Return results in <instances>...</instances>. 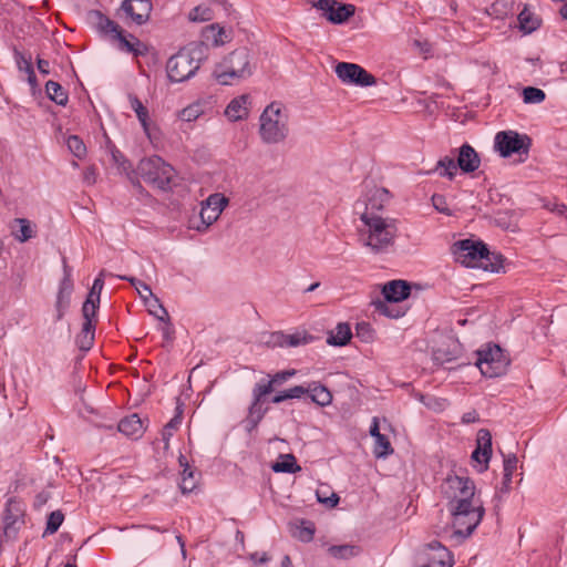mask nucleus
<instances>
[{
	"label": "nucleus",
	"mask_w": 567,
	"mask_h": 567,
	"mask_svg": "<svg viewBox=\"0 0 567 567\" xmlns=\"http://www.w3.org/2000/svg\"><path fill=\"white\" fill-rule=\"evenodd\" d=\"M390 199V192L385 188H375L372 195L368 198L365 209L363 213H370L372 215H380L384 207V204Z\"/></svg>",
	"instance_id": "nucleus-29"
},
{
	"label": "nucleus",
	"mask_w": 567,
	"mask_h": 567,
	"mask_svg": "<svg viewBox=\"0 0 567 567\" xmlns=\"http://www.w3.org/2000/svg\"><path fill=\"white\" fill-rule=\"evenodd\" d=\"M25 504L18 497L11 496L6 502L3 512V532L8 538H14L24 524Z\"/></svg>",
	"instance_id": "nucleus-15"
},
{
	"label": "nucleus",
	"mask_w": 567,
	"mask_h": 567,
	"mask_svg": "<svg viewBox=\"0 0 567 567\" xmlns=\"http://www.w3.org/2000/svg\"><path fill=\"white\" fill-rule=\"evenodd\" d=\"M152 8L151 0H124L118 13L121 18L142 25L150 19Z\"/></svg>",
	"instance_id": "nucleus-17"
},
{
	"label": "nucleus",
	"mask_w": 567,
	"mask_h": 567,
	"mask_svg": "<svg viewBox=\"0 0 567 567\" xmlns=\"http://www.w3.org/2000/svg\"><path fill=\"white\" fill-rule=\"evenodd\" d=\"M546 94L542 89L527 86L523 90V101L526 104H539L544 102Z\"/></svg>",
	"instance_id": "nucleus-45"
},
{
	"label": "nucleus",
	"mask_w": 567,
	"mask_h": 567,
	"mask_svg": "<svg viewBox=\"0 0 567 567\" xmlns=\"http://www.w3.org/2000/svg\"><path fill=\"white\" fill-rule=\"evenodd\" d=\"M315 7L323 12L327 20L333 24H341L354 16L355 7L341 3L337 0H318Z\"/></svg>",
	"instance_id": "nucleus-16"
},
{
	"label": "nucleus",
	"mask_w": 567,
	"mask_h": 567,
	"mask_svg": "<svg viewBox=\"0 0 567 567\" xmlns=\"http://www.w3.org/2000/svg\"><path fill=\"white\" fill-rule=\"evenodd\" d=\"M179 464H181V466L184 467L183 472H182V482L179 484V488H181L183 494H188V493L193 492L195 489V487H196V482H195V478H194V472L192 471V468L187 464V462H186L184 456L179 457Z\"/></svg>",
	"instance_id": "nucleus-36"
},
{
	"label": "nucleus",
	"mask_w": 567,
	"mask_h": 567,
	"mask_svg": "<svg viewBox=\"0 0 567 567\" xmlns=\"http://www.w3.org/2000/svg\"><path fill=\"white\" fill-rule=\"evenodd\" d=\"M310 384L306 388L303 385H295L286 390V400L288 399H300L303 395L309 398Z\"/></svg>",
	"instance_id": "nucleus-51"
},
{
	"label": "nucleus",
	"mask_w": 567,
	"mask_h": 567,
	"mask_svg": "<svg viewBox=\"0 0 567 567\" xmlns=\"http://www.w3.org/2000/svg\"><path fill=\"white\" fill-rule=\"evenodd\" d=\"M83 319L84 322L82 324L81 332L75 338V344L81 351L87 352L94 342L95 324L93 322V318Z\"/></svg>",
	"instance_id": "nucleus-27"
},
{
	"label": "nucleus",
	"mask_w": 567,
	"mask_h": 567,
	"mask_svg": "<svg viewBox=\"0 0 567 567\" xmlns=\"http://www.w3.org/2000/svg\"><path fill=\"white\" fill-rule=\"evenodd\" d=\"M37 66L40 73L49 74L50 73V63L44 59H38Z\"/></svg>",
	"instance_id": "nucleus-62"
},
{
	"label": "nucleus",
	"mask_w": 567,
	"mask_h": 567,
	"mask_svg": "<svg viewBox=\"0 0 567 567\" xmlns=\"http://www.w3.org/2000/svg\"><path fill=\"white\" fill-rule=\"evenodd\" d=\"M452 254L457 262L467 268H481L487 256V245L481 240L463 239L453 244Z\"/></svg>",
	"instance_id": "nucleus-11"
},
{
	"label": "nucleus",
	"mask_w": 567,
	"mask_h": 567,
	"mask_svg": "<svg viewBox=\"0 0 567 567\" xmlns=\"http://www.w3.org/2000/svg\"><path fill=\"white\" fill-rule=\"evenodd\" d=\"M45 92L48 97L56 103L58 105L65 106L69 101L68 92L64 90V87L55 82V81H48L45 84Z\"/></svg>",
	"instance_id": "nucleus-34"
},
{
	"label": "nucleus",
	"mask_w": 567,
	"mask_h": 567,
	"mask_svg": "<svg viewBox=\"0 0 567 567\" xmlns=\"http://www.w3.org/2000/svg\"><path fill=\"white\" fill-rule=\"evenodd\" d=\"M182 414L183 411L181 406L176 408V414L171 419V421L164 426L162 432V439L165 442V445H168L169 439L173 436L174 432L179 427L182 423Z\"/></svg>",
	"instance_id": "nucleus-43"
},
{
	"label": "nucleus",
	"mask_w": 567,
	"mask_h": 567,
	"mask_svg": "<svg viewBox=\"0 0 567 567\" xmlns=\"http://www.w3.org/2000/svg\"><path fill=\"white\" fill-rule=\"evenodd\" d=\"M131 109L135 112L144 132L150 135V115L147 109L135 94H128Z\"/></svg>",
	"instance_id": "nucleus-32"
},
{
	"label": "nucleus",
	"mask_w": 567,
	"mask_h": 567,
	"mask_svg": "<svg viewBox=\"0 0 567 567\" xmlns=\"http://www.w3.org/2000/svg\"><path fill=\"white\" fill-rule=\"evenodd\" d=\"M63 276L59 282L54 301V322L61 321L71 307L74 282L72 279V268L68 265L65 257H62Z\"/></svg>",
	"instance_id": "nucleus-12"
},
{
	"label": "nucleus",
	"mask_w": 567,
	"mask_h": 567,
	"mask_svg": "<svg viewBox=\"0 0 567 567\" xmlns=\"http://www.w3.org/2000/svg\"><path fill=\"white\" fill-rule=\"evenodd\" d=\"M104 287L103 272H101L93 281V285L90 290L94 293L101 295L102 289Z\"/></svg>",
	"instance_id": "nucleus-58"
},
{
	"label": "nucleus",
	"mask_w": 567,
	"mask_h": 567,
	"mask_svg": "<svg viewBox=\"0 0 567 567\" xmlns=\"http://www.w3.org/2000/svg\"><path fill=\"white\" fill-rule=\"evenodd\" d=\"M432 203H433V206L434 208L442 213V214H445L447 216L451 215V210L450 208L447 207L446 205V200H445V197L443 195H439V194H434L432 196Z\"/></svg>",
	"instance_id": "nucleus-54"
},
{
	"label": "nucleus",
	"mask_w": 567,
	"mask_h": 567,
	"mask_svg": "<svg viewBox=\"0 0 567 567\" xmlns=\"http://www.w3.org/2000/svg\"><path fill=\"white\" fill-rule=\"evenodd\" d=\"M503 473L507 475H513L514 471L517 466V456L514 453H509L507 455L503 454Z\"/></svg>",
	"instance_id": "nucleus-52"
},
{
	"label": "nucleus",
	"mask_w": 567,
	"mask_h": 567,
	"mask_svg": "<svg viewBox=\"0 0 567 567\" xmlns=\"http://www.w3.org/2000/svg\"><path fill=\"white\" fill-rule=\"evenodd\" d=\"M20 223V235L17 236V238L24 243L33 237V231L31 229L30 223L27 219H19Z\"/></svg>",
	"instance_id": "nucleus-53"
},
{
	"label": "nucleus",
	"mask_w": 567,
	"mask_h": 567,
	"mask_svg": "<svg viewBox=\"0 0 567 567\" xmlns=\"http://www.w3.org/2000/svg\"><path fill=\"white\" fill-rule=\"evenodd\" d=\"M456 163L463 173L470 174L478 169L481 158L474 147L465 143L458 148Z\"/></svg>",
	"instance_id": "nucleus-23"
},
{
	"label": "nucleus",
	"mask_w": 567,
	"mask_h": 567,
	"mask_svg": "<svg viewBox=\"0 0 567 567\" xmlns=\"http://www.w3.org/2000/svg\"><path fill=\"white\" fill-rule=\"evenodd\" d=\"M315 340V337L308 333L307 330H295L291 333L286 334V346L289 347H299L311 343Z\"/></svg>",
	"instance_id": "nucleus-41"
},
{
	"label": "nucleus",
	"mask_w": 567,
	"mask_h": 567,
	"mask_svg": "<svg viewBox=\"0 0 567 567\" xmlns=\"http://www.w3.org/2000/svg\"><path fill=\"white\" fill-rule=\"evenodd\" d=\"M69 151L78 158H83L86 155V146L83 141L76 135H70L66 140Z\"/></svg>",
	"instance_id": "nucleus-47"
},
{
	"label": "nucleus",
	"mask_w": 567,
	"mask_h": 567,
	"mask_svg": "<svg viewBox=\"0 0 567 567\" xmlns=\"http://www.w3.org/2000/svg\"><path fill=\"white\" fill-rule=\"evenodd\" d=\"M382 295L384 301L390 303L401 302L408 299L411 295V286L408 281L396 279L391 280L383 285Z\"/></svg>",
	"instance_id": "nucleus-21"
},
{
	"label": "nucleus",
	"mask_w": 567,
	"mask_h": 567,
	"mask_svg": "<svg viewBox=\"0 0 567 567\" xmlns=\"http://www.w3.org/2000/svg\"><path fill=\"white\" fill-rule=\"evenodd\" d=\"M207 39L212 42L194 41L168 59L166 72L171 82L181 83L193 78L200 63L207 59L209 47L218 48L225 44L223 38Z\"/></svg>",
	"instance_id": "nucleus-2"
},
{
	"label": "nucleus",
	"mask_w": 567,
	"mask_h": 567,
	"mask_svg": "<svg viewBox=\"0 0 567 567\" xmlns=\"http://www.w3.org/2000/svg\"><path fill=\"white\" fill-rule=\"evenodd\" d=\"M388 303L389 302L381 301V300L374 302L377 311L379 313H381V315H384V316H386L389 318H393V319L400 318V317H402L404 315V312H401L399 310H394Z\"/></svg>",
	"instance_id": "nucleus-50"
},
{
	"label": "nucleus",
	"mask_w": 567,
	"mask_h": 567,
	"mask_svg": "<svg viewBox=\"0 0 567 567\" xmlns=\"http://www.w3.org/2000/svg\"><path fill=\"white\" fill-rule=\"evenodd\" d=\"M251 73L249 52L243 48L224 58L215 66L213 76L220 85H234L250 76Z\"/></svg>",
	"instance_id": "nucleus-5"
},
{
	"label": "nucleus",
	"mask_w": 567,
	"mask_h": 567,
	"mask_svg": "<svg viewBox=\"0 0 567 567\" xmlns=\"http://www.w3.org/2000/svg\"><path fill=\"white\" fill-rule=\"evenodd\" d=\"M112 157H113V161L118 165V166H122L123 168H125V164L127 163L126 158L124 157V155L118 151V150H114L112 152Z\"/></svg>",
	"instance_id": "nucleus-61"
},
{
	"label": "nucleus",
	"mask_w": 567,
	"mask_h": 567,
	"mask_svg": "<svg viewBox=\"0 0 567 567\" xmlns=\"http://www.w3.org/2000/svg\"><path fill=\"white\" fill-rule=\"evenodd\" d=\"M225 33V27L220 25L219 23L208 24L202 31V35H224Z\"/></svg>",
	"instance_id": "nucleus-55"
},
{
	"label": "nucleus",
	"mask_w": 567,
	"mask_h": 567,
	"mask_svg": "<svg viewBox=\"0 0 567 567\" xmlns=\"http://www.w3.org/2000/svg\"><path fill=\"white\" fill-rule=\"evenodd\" d=\"M533 140L527 134H520L517 131H501L494 138L495 151L503 158H508L514 154L519 155L520 162H525L529 155Z\"/></svg>",
	"instance_id": "nucleus-7"
},
{
	"label": "nucleus",
	"mask_w": 567,
	"mask_h": 567,
	"mask_svg": "<svg viewBox=\"0 0 567 567\" xmlns=\"http://www.w3.org/2000/svg\"><path fill=\"white\" fill-rule=\"evenodd\" d=\"M111 40L114 49L132 54L134 58L145 56L152 50V47L140 38H111Z\"/></svg>",
	"instance_id": "nucleus-19"
},
{
	"label": "nucleus",
	"mask_w": 567,
	"mask_h": 567,
	"mask_svg": "<svg viewBox=\"0 0 567 567\" xmlns=\"http://www.w3.org/2000/svg\"><path fill=\"white\" fill-rule=\"evenodd\" d=\"M317 499L319 503L324 504L329 508H333L339 503V496L336 493H332L329 497H323L319 491H317Z\"/></svg>",
	"instance_id": "nucleus-57"
},
{
	"label": "nucleus",
	"mask_w": 567,
	"mask_h": 567,
	"mask_svg": "<svg viewBox=\"0 0 567 567\" xmlns=\"http://www.w3.org/2000/svg\"><path fill=\"white\" fill-rule=\"evenodd\" d=\"M360 220L364 226L359 229L360 239L373 252H386L394 245L398 236L396 219L362 213Z\"/></svg>",
	"instance_id": "nucleus-3"
},
{
	"label": "nucleus",
	"mask_w": 567,
	"mask_h": 567,
	"mask_svg": "<svg viewBox=\"0 0 567 567\" xmlns=\"http://www.w3.org/2000/svg\"><path fill=\"white\" fill-rule=\"evenodd\" d=\"M352 338L351 327L348 322H339L334 330L329 332L327 343L333 347H344Z\"/></svg>",
	"instance_id": "nucleus-28"
},
{
	"label": "nucleus",
	"mask_w": 567,
	"mask_h": 567,
	"mask_svg": "<svg viewBox=\"0 0 567 567\" xmlns=\"http://www.w3.org/2000/svg\"><path fill=\"white\" fill-rule=\"evenodd\" d=\"M300 471L301 467L298 465L296 456L291 453H286V473L293 474Z\"/></svg>",
	"instance_id": "nucleus-56"
},
{
	"label": "nucleus",
	"mask_w": 567,
	"mask_h": 567,
	"mask_svg": "<svg viewBox=\"0 0 567 567\" xmlns=\"http://www.w3.org/2000/svg\"><path fill=\"white\" fill-rule=\"evenodd\" d=\"M251 107V96L249 94H241L234 97L225 109V116L231 121H243L249 115Z\"/></svg>",
	"instance_id": "nucleus-20"
},
{
	"label": "nucleus",
	"mask_w": 567,
	"mask_h": 567,
	"mask_svg": "<svg viewBox=\"0 0 567 567\" xmlns=\"http://www.w3.org/2000/svg\"><path fill=\"white\" fill-rule=\"evenodd\" d=\"M228 205V198L221 193L209 195L203 203L199 212V220L190 219L189 228L197 231H206L220 216Z\"/></svg>",
	"instance_id": "nucleus-10"
},
{
	"label": "nucleus",
	"mask_w": 567,
	"mask_h": 567,
	"mask_svg": "<svg viewBox=\"0 0 567 567\" xmlns=\"http://www.w3.org/2000/svg\"><path fill=\"white\" fill-rule=\"evenodd\" d=\"M393 451L394 450L386 435L382 434L375 439V445L373 450L375 457H386L388 455L392 454Z\"/></svg>",
	"instance_id": "nucleus-46"
},
{
	"label": "nucleus",
	"mask_w": 567,
	"mask_h": 567,
	"mask_svg": "<svg viewBox=\"0 0 567 567\" xmlns=\"http://www.w3.org/2000/svg\"><path fill=\"white\" fill-rule=\"evenodd\" d=\"M338 79L348 85L361 87L377 84V78L357 63L339 62L334 66Z\"/></svg>",
	"instance_id": "nucleus-14"
},
{
	"label": "nucleus",
	"mask_w": 567,
	"mask_h": 567,
	"mask_svg": "<svg viewBox=\"0 0 567 567\" xmlns=\"http://www.w3.org/2000/svg\"><path fill=\"white\" fill-rule=\"evenodd\" d=\"M505 257L501 252H491L487 249V256L484 258L481 268L485 271L498 272L504 266Z\"/></svg>",
	"instance_id": "nucleus-39"
},
{
	"label": "nucleus",
	"mask_w": 567,
	"mask_h": 567,
	"mask_svg": "<svg viewBox=\"0 0 567 567\" xmlns=\"http://www.w3.org/2000/svg\"><path fill=\"white\" fill-rule=\"evenodd\" d=\"M412 47L419 51V54L423 56L424 60L440 56L437 48L434 43H432L429 38H415L412 42Z\"/></svg>",
	"instance_id": "nucleus-35"
},
{
	"label": "nucleus",
	"mask_w": 567,
	"mask_h": 567,
	"mask_svg": "<svg viewBox=\"0 0 567 567\" xmlns=\"http://www.w3.org/2000/svg\"><path fill=\"white\" fill-rule=\"evenodd\" d=\"M137 173L144 182L161 190H168L175 177V169L159 156L143 158L137 165Z\"/></svg>",
	"instance_id": "nucleus-6"
},
{
	"label": "nucleus",
	"mask_w": 567,
	"mask_h": 567,
	"mask_svg": "<svg viewBox=\"0 0 567 567\" xmlns=\"http://www.w3.org/2000/svg\"><path fill=\"white\" fill-rule=\"evenodd\" d=\"M213 18V10L203 4L193 8L188 13V20L192 22H206L210 21Z\"/></svg>",
	"instance_id": "nucleus-44"
},
{
	"label": "nucleus",
	"mask_w": 567,
	"mask_h": 567,
	"mask_svg": "<svg viewBox=\"0 0 567 567\" xmlns=\"http://www.w3.org/2000/svg\"><path fill=\"white\" fill-rule=\"evenodd\" d=\"M117 430L127 437L138 439L145 431L144 421L138 414L133 413L118 422Z\"/></svg>",
	"instance_id": "nucleus-24"
},
{
	"label": "nucleus",
	"mask_w": 567,
	"mask_h": 567,
	"mask_svg": "<svg viewBox=\"0 0 567 567\" xmlns=\"http://www.w3.org/2000/svg\"><path fill=\"white\" fill-rule=\"evenodd\" d=\"M120 279H123V280H127L130 281L134 287L135 289L137 290L138 295L141 296L142 299L144 300H147V298L151 299V301L157 306V308L159 309V311L163 313V316H158L156 311H153L151 310V315H153L154 317H156L158 320L161 321H168V312L166 311V309L162 306V303L159 302L158 298H156L150 286L146 285L145 282L136 279V278H133V277H126V276H120L118 277Z\"/></svg>",
	"instance_id": "nucleus-22"
},
{
	"label": "nucleus",
	"mask_w": 567,
	"mask_h": 567,
	"mask_svg": "<svg viewBox=\"0 0 567 567\" xmlns=\"http://www.w3.org/2000/svg\"><path fill=\"white\" fill-rule=\"evenodd\" d=\"M309 399L319 406H327L332 402V394L324 385L312 382L310 383Z\"/></svg>",
	"instance_id": "nucleus-33"
},
{
	"label": "nucleus",
	"mask_w": 567,
	"mask_h": 567,
	"mask_svg": "<svg viewBox=\"0 0 567 567\" xmlns=\"http://www.w3.org/2000/svg\"><path fill=\"white\" fill-rule=\"evenodd\" d=\"M512 478H513V475H507V474L503 473L502 485L499 487V492L501 493H508L509 492L511 485H512Z\"/></svg>",
	"instance_id": "nucleus-59"
},
{
	"label": "nucleus",
	"mask_w": 567,
	"mask_h": 567,
	"mask_svg": "<svg viewBox=\"0 0 567 567\" xmlns=\"http://www.w3.org/2000/svg\"><path fill=\"white\" fill-rule=\"evenodd\" d=\"M205 109L206 104L204 102L196 101L179 111L178 118L184 122H194L204 115Z\"/></svg>",
	"instance_id": "nucleus-37"
},
{
	"label": "nucleus",
	"mask_w": 567,
	"mask_h": 567,
	"mask_svg": "<svg viewBox=\"0 0 567 567\" xmlns=\"http://www.w3.org/2000/svg\"><path fill=\"white\" fill-rule=\"evenodd\" d=\"M101 295L89 291L87 297L82 306L83 318H95L96 311L100 307Z\"/></svg>",
	"instance_id": "nucleus-42"
},
{
	"label": "nucleus",
	"mask_w": 567,
	"mask_h": 567,
	"mask_svg": "<svg viewBox=\"0 0 567 567\" xmlns=\"http://www.w3.org/2000/svg\"><path fill=\"white\" fill-rule=\"evenodd\" d=\"M369 432H370V435L372 437H374V439H377L378 436L382 435V433H380L379 422H378L377 417L373 419V422H372V424L370 426Z\"/></svg>",
	"instance_id": "nucleus-63"
},
{
	"label": "nucleus",
	"mask_w": 567,
	"mask_h": 567,
	"mask_svg": "<svg viewBox=\"0 0 567 567\" xmlns=\"http://www.w3.org/2000/svg\"><path fill=\"white\" fill-rule=\"evenodd\" d=\"M84 182L87 184L95 183L96 173L94 167H87L83 175Z\"/></svg>",
	"instance_id": "nucleus-60"
},
{
	"label": "nucleus",
	"mask_w": 567,
	"mask_h": 567,
	"mask_svg": "<svg viewBox=\"0 0 567 567\" xmlns=\"http://www.w3.org/2000/svg\"><path fill=\"white\" fill-rule=\"evenodd\" d=\"M289 532L291 536L302 543H310L316 533V525L309 519H297L289 523Z\"/></svg>",
	"instance_id": "nucleus-26"
},
{
	"label": "nucleus",
	"mask_w": 567,
	"mask_h": 567,
	"mask_svg": "<svg viewBox=\"0 0 567 567\" xmlns=\"http://www.w3.org/2000/svg\"><path fill=\"white\" fill-rule=\"evenodd\" d=\"M63 520H64V515L62 514L61 511H54V512L50 513V515L48 516V519H47V526H45L44 534L52 535L55 532H58V529L62 525Z\"/></svg>",
	"instance_id": "nucleus-48"
},
{
	"label": "nucleus",
	"mask_w": 567,
	"mask_h": 567,
	"mask_svg": "<svg viewBox=\"0 0 567 567\" xmlns=\"http://www.w3.org/2000/svg\"><path fill=\"white\" fill-rule=\"evenodd\" d=\"M475 365L486 378H497L506 373L511 360L504 350L494 343H487L484 348L476 351Z\"/></svg>",
	"instance_id": "nucleus-8"
},
{
	"label": "nucleus",
	"mask_w": 567,
	"mask_h": 567,
	"mask_svg": "<svg viewBox=\"0 0 567 567\" xmlns=\"http://www.w3.org/2000/svg\"><path fill=\"white\" fill-rule=\"evenodd\" d=\"M458 168L460 167L454 158L444 156L440 158L435 167L431 171H427L426 174L437 173L441 177L453 181L457 174Z\"/></svg>",
	"instance_id": "nucleus-30"
},
{
	"label": "nucleus",
	"mask_w": 567,
	"mask_h": 567,
	"mask_svg": "<svg viewBox=\"0 0 567 567\" xmlns=\"http://www.w3.org/2000/svg\"><path fill=\"white\" fill-rule=\"evenodd\" d=\"M284 380V371L277 372L271 379H262L252 390V402L245 420L247 431H252L261 421L269 403L284 401V391L275 392V385Z\"/></svg>",
	"instance_id": "nucleus-4"
},
{
	"label": "nucleus",
	"mask_w": 567,
	"mask_h": 567,
	"mask_svg": "<svg viewBox=\"0 0 567 567\" xmlns=\"http://www.w3.org/2000/svg\"><path fill=\"white\" fill-rule=\"evenodd\" d=\"M91 20L96 29L104 35H128L122 27L100 11H93Z\"/></svg>",
	"instance_id": "nucleus-25"
},
{
	"label": "nucleus",
	"mask_w": 567,
	"mask_h": 567,
	"mask_svg": "<svg viewBox=\"0 0 567 567\" xmlns=\"http://www.w3.org/2000/svg\"><path fill=\"white\" fill-rule=\"evenodd\" d=\"M492 434L487 429H481L476 435V447L472 452L471 458L481 466L480 473L487 471L492 457Z\"/></svg>",
	"instance_id": "nucleus-18"
},
{
	"label": "nucleus",
	"mask_w": 567,
	"mask_h": 567,
	"mask_svg": "<svg viewBox=\"0 0 567 567\" xmlns=\"http://www.w3.org/2000/svg\"><path fill=\"white\" fill-rule=\"evenodd\" d=\"M477 420V413L475 411L464 413L462 416V422L464 424H470L472 422H475Z\"/></svg>",
	"instance_id": "nucleus-64"
},
{
	"label": "nucleus",
	"mask_w": 567,
	"mask_h": 567,
	"mask_svg": "<svg viewBox=\"0 0 567 567\" xmlns=\"http://www.w3.org/2000/svg\"><path fill=\"white\" fill-rule=\"evenodd\" d=\"M361 549L355 545H332L328 548V553L337 559H349L351 557L358 556Z\"/></svg>",
	"instance_id": "nucleus-38"
},
{
	"label": "nucleus",
	"mask_w": 567,
	"mask_h": 567,
	"mask_svg": "<svg viewBox=\"0 0 567 567\" xmlns=\"http://www.w3.org/2000/svg\"><path fill=\"white\" fill-rule=\"evenodd\" d=\"M442 493L449 499V511L453 517L454 534L467 538L482 522L485 508L475 498L474 481L463 474H447L442 484Z\"/></svg>",
	"instance_id": "nucleus-1"
},
{
	"label": "nucleus",
	"mask_w": 567,
	"mask_h": 567,
	"mask_svg": "<svg viewBox=\"0 0 567 567\" xmlns=\"http://www.w3.org/2000/svg\"><path fill=\"white\" fill-rule=\"evenodd\" d=\"M281 104L279 102L270 103L260 114L259 135L264 143L276 144L284 137Z\"/></svg>",
	"instance_id": "nucleus-9"
},
{
	"label": "nucleus",
	"mask_w": 567,
	"mask_h": 567,
	"mask_svg": "<svg viewBox=\"0 0 567 567\" xmlns=\"http://www.w3.org/2000/svg\"><path fill=\"white\" fill-rule=\"evenodd\" d=\"M518 28L525 34H529L536 31L540 24L542 19L538 18L534 12H532L527 7H525L517 17Z\"/></svg>",
	"instance_id": "nucleus-31"
},
{
	"label": "nucleus",
	"mask_w": 567,
	"mask_h": 567,
	"mask_svg": "<svg viewBox=\"0 0 567 567\" xmlns=\"http://www.w3.org/2000/svg\"><path fill=\"white\" fill-rule=\"evenodd\" d=\"M419 567H452L451 551L439 540L425 544L416 554Z\"/></svg>",
	"instance_id": "nucleus-13"
},
{
	"label": "nucleus",
	"mask_w": 567,
	"mask_h": 567,
	"mask_svg": "<svg viewBox=\"0 0 567 567\" xmlns=\"http://www.w3.org/2000/svg\"><path fill=\"white\" fill-rule=\"evenodd\" d=\"M355 334L363 342H372L374 339V330L369 322L362 321L355 326Z\"/></svg>",
	"instance_id": "nucleus-49"
},
{
	"label": "nucleus",
	"mask_w": 567,
	"mask_h": 567,
	"mask_svg": "<svg viewBox=\"0 0 567 567\" xmlns=\"http://www.w3.org/2000/svg\"><path fill=\"white\" fill-rule=\"evenodd\" d=\"M14 58H16V62H17L19 70L23 71L28 74L29 83L31 85H35L37 78H35L32 62H31V58L30 56L27 58L24 54H22L21 52L17 51V50H14Z\"/></svg>",
	"instance_id": "nucleus-40"
}]
</instances>
